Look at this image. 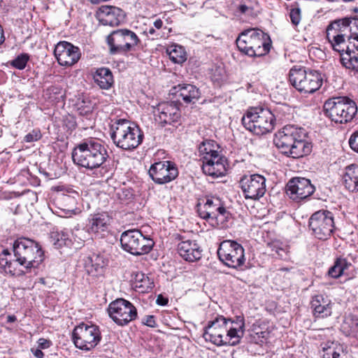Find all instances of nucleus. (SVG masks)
<instances>
[{
  "label": "nucleus",
  "instance_id": "52",
  "mask_svg": "<svg viewBox=\"0 0 358 358\" xmlns=\"http://www.w3.org/2000/svg\"><path fill=\"white\" fill-rule=\"evenodd\" d=\"M154 26L156 29H159L163 26V22L160 19H158L154 22Z\"/></svg>",
  "mask_w": 358,
  "mask_h": 358
},
{
  "label": "nucleus",
  "instance_id": "35",
  "mask_svg": "<svg viewBox=\"0 0 358 358\" xmlns=\"http://www.w3.org/2000/svg\"><path fill=\"white\" fill-rule=\"evenodd\" d=\"M267 247L272 252H275L277 255L284 259L287 260L289 258V246L280 241H273L267 243Z\"/></svg>",
  "mask_w": 358,
  "mask_h": 358
},
{
  "label": "nucleus",
  "instance_id": "1",
  "mask_svg": "<svg viewBox=\"0 0 358 358\" xmlns=\"http://www.w3.org/2000/svg\"><path fill=\"white\" fill-rule=\"evenodd\" d=\"M245 333V322L241 317L236 320L217 316L206 327L203 338L206 341L217 345H236L238 344Z\"/></svg>",
  "mask_w": 358,
  "mask_h": 358
},
{
  "label": "nucleus",
  "instance_id": "7",
  "mask_svg": "<svg viewBox=\"0 0 358 358\" xmlns=\"http://www.w3.org/2000/svg\"><path fill=\"white\" fill-rule=\"evenodd\" d=\"M275 120L272 112L263 108H252L242 117L245 128L257 135L271 131L274 128Z\"/></svg>",
  "mask_w": 358,
  "mask_h": 358
},
{
  "label": "nucleus",
  "instance_id": "47",
  "mask_svg": "<svg viewBox=\"0 0 358 358\" xmlns=\"http://www.w3.org/2000/svg\"><path fill=\"white\" fill-rule=\"evenodd\" d=\"M358 136V131H355L351 135L349 139V145L352 150L355 152H358V143L357 142V138Z\"/></svg>",
  "mask_w": 358,
  "mask_h": 358
},
{
  "label": "nucleus",
  "instance_id": "27",
  "mask_svg": "<svg viewBox=\"0 0 358 358\" xmlns=\"http://www.w3.org/2000/svg\"><path fill=\"white\" fill-rule=\"evenodd\" d=\"M172 90L173 94H178L187 103H194L200 97L199 90L192 85H178Z\"/></svg>",
  "mask_w": 358,
  "mask_h": 358
},
{
  "label": "nucleus",
  "instance_id": "33",
  "mask_svg": "<svg viewBox=\"0 0 358 358\" xmlns=\"http://www.w3.org/2000/svg\"><path fill=\"white\" fill-rule=\"evenodd\" d=\"M106 262L102 256L93 254L88 258L86 262L87 272L92 275H99L102 274Z\"/></svg>",
  "mask_w": 358,
  "mask_h": 358
},
{
  "label": "nucleus",
  "instance_id": "21",
  "mask_svg": "<svg viewBox=\"0 0 358 358\" xmlns=\"http://www.w3.org/2000/svg\"><path fill=\"white\" fill-rule=\"evenodd\" d=\"M357 252L350 253L345 258H337L328 271L329 276L338 278L342 275H349L351 271L355 269L357 263Z\"/></svg>",
  "mask_w": 358,
  "mask_h": 358
},
{
  "label": "nucleus",
  "instance_id": "16",
  "mask_svg": "<svg viewBox=\"0 0 358 358\" xmlns=\"http://www.w3.org/2000/svg\"><path fill=\"white\" fill-rule=\"evenodd\" d=\"M266 179L262 175L244 176L240 180V187L245 199L258 200L266 192Z\"/></svg>",
  "mask_w": 358,
  "mask_h": 358
},
{
  "label": "nucleus",
  "instance_id": "15",
  "mask_svg": "<svg viewBox=\"0 0 358 358\" xmlns=\"http://www.w3.org/2000/svg\"><path fill=\"white\" fill-rule=\"evenodd\" d=\"M309 228L317 238L327 240L331 235L334 228L332 213L327 210L315 212L309 219Z\"/></svg>",
  "mask_w": 358,
  "mask_h": 358
},
{
  "label": "nucleus",
  "instance_id": "50",
  "mask_svg": "<svg viewBox=\"0 0 358 358\" xmlns=\"http://www.w3.org/2000/svg\"><path fill=\"white\" fill-rule=\"evenodd\" d=\"M78 110H80V113L81 115H87L90 113L92 110V106L91 105L86 106L84 108H81V107L78 108Z\"/></svg>",
  "mask_w": 358,
  "mask_h": 358
},
{
  "label": "nucleus",
  "instance_id": "18",
  "mask_svg": "<svg viewBox=\"0 0 358 358\" xmlns=\"http://www.w3.org/2000/svg\"><path fill=\"white\" fill-rule=\"evenodd\" d=\"M54 54L58 63L65 66L77 63L81 55L78 47L66 41L59 42L55 48Z\"/></svg>",
  "mask_w": 358,
  "mask_h": 358
},
{
  "label": "nucleus",
  "instance_id": "46",
  "mask_svg": "<svg viewBox=\"0 0 358 358\" xmlns=\"http://www.w3.org/2000/svg\"><path fill=\"white\" fill-rule=\"evenodd\" d=\"M41 138V134L39 131L33 130L31 132L27 134L24 136V141L26 142H34L36 141Z\"/></svg>",
  "mask_w": 358,
  "mask_h": 358
},
{
  "label": "nucleus",
  "instance_id": "26",
  "mask_svg": "<svg viewBox=\"0 0 358 358\" xmlns=\"http://www.w3.org/2000/svg\"><path fill=\"white\" fill-rule=\"evenodd\" d=\"M110 217L106 213H97L89 218L87 227L90 232L99 236L108 230L110 224Z\"/></svg>",
  "mask_w": 358,
  "mask_h": 358
},
{
  "label": "nucleus",
  "instance_id": "41",
  "mask_svg": "<svg viewBox=\"0 0 358 358\" xmlns=\"http://www.w3.org/2000/svg\"><path fill=\"white\" fill-rule=\"evenodd\" d=\"M345 105L346 107L342 108V111L345 122H347L354 117L358 110V108L356 103L348 97H345Z\"/></svg>",
  "mask_w": 358,
  "mask_h": 358
},
{
  "label": "nucleus",
  "instance_id": "48",
  "mask_svg": "<svg viewBox=\"0 0 358 358\" xmlns=\"http://www.w3.org/2000/svg\"><path fill=\"white\" fill-rule=\"evenodd\" d=\"M238 10L241 13L246 15H251L252 14V8L248 6L245 4L240 5L238 7Z\"/></svg>",
  "mask_w": 358,
  "mask_h": 358
},
{
  "label": "nucleus",
  "instance_id": "39",
  "mask_svg": "<svg viewBox=\"0 0 358 358\" xmlns=\"http://www.w3.org/2000/svg\"><path fill=\"white\" fill-rule=\"evenodd\" d=\"M90 235L89 228L85 229L77 226L72 230V238L78 244V247L82 245L85 241L91 239Z\"/></svg>",
  "mask_w": 358,
  "mask_h": 358
},
{
  "label": "nucleus",
  "instance_id": "13",
  "mask_svg": "<svg viewBox=\"0 0 358 358\" xmlns=\"http://www.w3.org/2000/svg\"><path fill=\"white\" fill-rule=\"evenodd\" d=\"M217 255L226 266L234 268L243 266L245 261L243 246L231 240L224 241L220 244Z\"/></svg>",
  "mask_w": 358,
  "mask_h": 358
},
{
  "label": "nucleus",
  "instance_id": "4",
  "mask_svg": "<svg viewBox=\"0 0 358 358\" xmlns=\"http://www.w3.org/2000/svg\"><path fill=\"white\" fill-rule=\"evenodd\" d=\"M113 143L123 150H132L142 142L143 135L139 127L124 119L117 120L111 126Z\"/></svg>",
  "mask_w": 358,
  "mask_h": 358
},
{
  "label": "nucleus",
  "instance_id": "43",
  "mask_svg": "<svg viewBox=\"0 0 358 358\" xmlns=\"http://www.w3.org/2000/svg\"><path fill=\"white\" fill-rule=\"evenodd\" d=\"M335 38L334 40L329 41L333 49L339 52L344 51V48L343 47V45L345 43L344 34L341 33Z\"/></svg>",
  "mask_w": 358,
  "mask_h": 358
},
{
  "label": "nucleus",
  "instance_id": "44",
  "mask_svg": "<svg viewBox=\"0 0 358 358\" xmlns=\"http://www.w3.org/2000/svg\"><path fill=\"white\" fill-rule=\"evenodd\" d=\"M116 195L121 202H126L130 200L133 196L132 192L128 189H121L118 190Z\"/></svg>",
  "mask_w": 358,
  "mask_h": 358
},
{
  "label": "nucleus",
  "instance_id": "19",
  "mask_svg": "<svg viewBox=\"0 0 358 358\" xmlns=\"http://www.w3.org/2000/svg\"><path fill=\"white\" fill-rule=\"evenodd\" d=\"M315 191L310 180L305 178H294L286 187L287 194L290 199L299 201L310 196Z\"/></svg>",
  "mask_w": 358,
  "mask_h": 358
},
{
  "label": "nucleus",
  "instance_id": "32",
  "mask_svg": "<svg viewBox=\"0 0 358 358\" xmlns=\"http://www.w3.org/2000/svg\"><path fill=\"white\" fill-rule=\"evenodd\" d=\"M94 82L101 89L108 90L113 83V77L111 71L107 68H101L96 70L93 76Z\"/></svg>",
  "mask_w": 358,
  "mask_h": 358
},
{
  "label": "nucleus",
  "instance_id": "5",
  "mask_svg": "<svg viewBox=\"0 0 358 358\" xmlns=\"http://www.w3.org/2000/svg\"><path fill=\"white\" fill-rule=\"evenodd\" d=\"M15 261L26 269L38 267L43 261L41 245L32 239L21 237L13 243Z\"/></svg>",
  "mask_w": 358,
  "mask_h": 358
},
{
  "label": "nucleus",
  "instance_id": "60",
  "mask_svg": "<svg viewBox=\"0 0 358 358\" xmlns=\"http://www.w3.org/2000/svg\"><path fill=\"white\" fill-rule=\"evenodd\" d=\"M354 11H355V12H358V8H354Z\"/></svg>",
  "mask_w": 358,
  "mask_h": 358
},
{
  "label": "nucleus",
  "instance_id": "23",
  "mask_svg": "<svg viewBox=\"0 0 358 358\" xmlns=\"http://www.w3.org/2000/svg\"><path fill=\"white\" fill-rule=\"evenodd\" d=\"M346 107L345 96L333 97L324 102V111L332 121L338 123L345 122L342 108Z\"/></svg>",
  "mask_w": 358,
  "mask_h": 358
},
{
  "label": "nucleus",
  "instance_id": "9",
  "mask_svg": "<svg viewBox=\"0 0 358 358\" xmlns=\"http://www.w3.org/2000/svg\"><path fill=\"white\" fill-rule=\"evenodd\" d=\"M120 243L124 250L133 255H142L150 252L154 241L138 229L127 230L121 235Z\"/></svg>",
  "mask_w": 358,
  "mask_h": 358
},
{
  "label": "nucleus",
  "instance_id": "58",
  "mask_svg": "<svg viewBox=\"0 0 358 358\" xmlns=\"http://www.w3.org/2000/svg\"><path fill=\"white\" fill-rule=\"evenodd\" d=\"M71 212H72L73 214H77L78 213L80 212V210L79 209H74V210H72Z\"/></svg>",
  "mask_w": 358,
  "mask_h": 358
},
{
  "label": "nucleus",
  "instance_id": "36",
  "mask_svg": "<svg viewBox=\"0 0 358 358\" xmlns=\"http://www.w3.org/2000/svg\"><path fill=\"white\" fill-rule=\"evenodd\" d=\"M267 247L272 252H275L277 255L284 259L287 260L289 258V246L280 241H273L267 243Z\"/></svg>",
  "mask_w": 358,
  "mask_h": 358
},
{
  "label": "nucleus",
  "instance_id": "40",
  "mask_svg": "<svg viewBox=\"0 0 358 358\" xmlns=\"http://www.w3.org/2000/svg\"><path fill=\"white\" fill-rule=\"evenodd\" d=\"M199 152L203 155L202 162L209 159V157H214L219 156L217 150L214 149V144L211 141H203L199 146Z\"/></svg>",
  "mask_w": 358,
  "mask_h": 358
},
{
  "label": "nucleus",
  "instance_id": "45",
  "mask_svg": "<svg viewBox=\"0 0 358 358\" xmlns=\"http://www.w3.org/2000/svg\"><path fill=\"white\" fill-rule=\"evenodd\" d=\"M289 17L293 24L298 25L301 21V10L299 8H292L289 12Z\"/></svg>",
  "mask_w": 358,
  "mask_h": 358
},
{
  "label": "nucleus",
  "instance_id": "17",
  "mask_svg": "<svg viewBox=\"0 0 358 358\" xmlns=\"http://www.w3.org/2000/svg\"><path fill=\"white\" fill-rule=\"evenodd\" d=\"M148 173L155 183L163 185L175 180L178 176V171L173 162L163 161L152 164Z\"/></svg>",
  "mask_w": 358,
  "mask_h": 358
},
{
  "label": "nucleus",
  "instance_id": "12",
  "mask_svg": "<svg viewBox=\"0 0 358 358\" xmlns=\"http://www.w3.org/2000/svg\"><path fill=\"white\" fill-rule=\"evenodd\" d=\"M199 216L208 221L214 222L217 226L224 227L231 217V213L217 199H208L203 205H198Z\"/></svg>",
  "mask_w": 358,
  "mask_h": 358
},
{
  "label": "nucleus",
  "instance_id": "2",
  "mask_svg": "<svg viewBox=\"0 0 358 358\" xmlns=\"http://www.w3.org/2000/svg\"><path fill=\"white\" fill-rule=\"evenodd\" d=\"M306 138V132L303 129L286 125L275 134L273 142L282 152L296 159L311 152L312 145Z\"/></svg>",
  "mask_w": 358,
  "mask_h": 358
},
{
  "label": "nucleus",
  "instance_id": "51",
  "mask_svg": "<svg viewBox=\"0 0 358 358\" xmlns=\"http://www.w3.org/2000/svg\"><path fill=\"white\" fill-rule=\"evenodd\" d=\"M158 305H160V306H165L168 303V299L165 297H164L162 295L159 294L158 296H157V301H156Z\"/></svg>",
  "mask_w": 358,
  "mask_h": 358
},
{
  "label": "nucleus",
  "instance_id": "25",
  "mask_svg": "<svg viewBox=\"0 0 358 358\" xmlns=\"http://www.w3.org/2000/svg\"><path fill=\"white\" fill-rule=\"evenodd\" d=\"M224 162V159L220 156L209 157V159L203 162L202 170L205 174L213 178L224 176L227 170Z\"/></svg>",
  "mask_w": 358,
  "mask_h": 358
},
{
  "label": "nucleus",
  "instance_id": "56",
  "mask_svg": "<svg viewBox=\"0 0 358 358\" xmlns=\"http://www.w3.org/2000/svg\"><path fill=\"white\" fill-rule=\"evenodd\" d=\"M6 318L8 322H14L17 320V317L15 315H8Z\"/></svg>",
  "mask_w": 358,
  "mask_h": 358
},
{
  "label": "nucleus",
  "instance_id": "20",
  "mask_svg": "<svg viewBox=\"0 0 358 358\" xmlns=\"http://www.w3.org/2000/svg\"><path fill=\"white\" fill-rule=\"evenodd\" d=\"M155 115V120L163 126L178 122L180 118L178 106L174 101L159 103L156 107Z\"/></svg>",
  "mask_w": 358,
  "mask_h": 358
},
{
  "label": "nucleus",
  "instance_id": "29",
  "mask_svg": "<svg viewBox=\"0 0 358 358\" xmlns=\"http://www.w3.org/2000/svg\"><path fill=\"white\" fill-rule=\"evenodd\" d=\"M352 22L356 25L357 18L345 17L331 22L327 29V38L328 41L334 40L335 37L343 33L344 29L349 27Z\"/></svg>",
  "mask_w": 358,
  "mask_h": 358
},
{
  "label": "nucleus",
  "instance_id": "55",
  "mask_svg": "<svg viewBox=\"0 0 358 358\" xmlns=\"http://www.w3.org/2000/svg\"><path fill=\"white\" fill-rule=\"evenodd\" d=\"M5 41V37H4V35H3V30L1 27V26L0 25V45H1Z\"/></svg>",
  "mask_w": 358,
  "mask_h": 358
},
{
  "label": "nucleus",
  "instance_id": "34",
  "mask_svg": "<svg viewBox=\"0 0 358 358\" xmlns=\"http://www.w3.org/2000/svg\"><path fill=\"white\" fill-rule=\"evenodd\" d=\"M323 358H341L343 355V347L337 342L328 341L323 344Z\"/></svg>",
  "mask_w": 358,
  "mask_h": 358
},
{
  "label": "nucleus",
  "instance_id": "57",
  "mask_svg": "<svg viewBox=\"0 0 358 358\" xmlns=\"http://www.w3.org/2000/svg\"><path fill=\"white\" fill-rule=\"evenodd\" d=\"M148 33L150 34V35H153L155 33V30L154 28H150L148 30Z\"/></svg>",
  "mask_w": 358,
  "mask_h": 358
},
{
  "label": "nucleus",
  "instance_id": "49",
  "mask_svg": "<svg viewBox=\"0 0 358 358\" xmlns=\"http://www.w3.org/2000/svg\"><path fill=\"white\" fill-rule=\"evenodd\" d=\"M143 324H145V325L150 327H155L156 324H155L154 316L147 315L145 318V321L143 322Z\"/></svg>",
  "mask_w": 358,
  "mask_h": 358
},
{
  "label": "nucleus",
  "instance_id": "31",
  "mask_svg": "<svg viewBox=\"0 0 358 358\" xmlns=\"http://www.w3.org/2000/svg\"><path fill=\"white\" fill-rule=\"evenodd\" d=\"M357 166L355 164L348 166L343 176V184L350 192H355L358 186Z\"/></svg>",
  "mask_w": 358,
  "mask_h": 358
},
{
  "label": "nucleus",
  "instance_id": "42",
  "mask_svg": "<svg viewBox=\"0 0 358 358\" xmlns=\"http://www.w3.org/2000/svg\"><path fill=\"white\" fill-rule=\"evenodd\" d=\"M29 59V57L27 54H22L11 62V65L17 69H24Z\"/></svg>",
  "mask_w": 358,
  "mask_h": 358
},
{
  "label": "nucleus",
  "instance_id": "24",
  "mask_svg": "<svg viewBox=\"0 0 358 358\" xmlns=\"http://www.w3.org/2000/svg\"><path fill=\"white\" fill-rule=\"evenodd\" d=\"M179 255L186 261L195 262L201 258L202 250L195 241H184L178 245Z\"/></svg>",
  "mask_w": 358,
  "mask_h": 358
},
{
  "label": "nucleus",
  "instance_id": "53",
  "mask_svg": "<svg viewBox=\"0 0 358 358\" xmlns=\"http://www.w3.org/2000/svg\"><path fill=\"white\" fill-rule=\"evenodd\" d=\"M39 345L43 348H46L49 346V342L45 339H40L39 340Z\"/></svg>",
  "mask_w": 358,
  "mask_h": 358
},
{
  "label": "nucleus",
  "instance_id": "54",
  "mask_svg": "<svg viewBox=\"0 0 358 358\" xmlns=\"http://www.w3.org/2000/svg\"><path fill=\"white\" fill-rule=\"evenodd\" d=\"M34 355L37 358H43V352L41 350H38V349H36L34 352Z\"/></svg>",
  "mask_w": 358,
  "mask_h": 358
},
{
  "label": "nucleus",
  "instance_id": "11",
  "mask_svg": "<svg viewBox=\"0 0 358 358\" xmlns=\"http://www.w3.org/2000/svg\"><path fill=\"white\" fill-rule=\"evenodd\" d=\"M111 54L127 52L135 49L141 42L137 35L127 29H117L112 31L106 38Z\"/></svg>",
  "mask_w": 358,
  "mask_h": 358
},
{
  "label": "nucleus",
  "instance_id": "8",
  "mask_svg": "<svg viewBox=\"0 0 358 358\" xmlns=\"http://www.w3.org/2000/svg\"><path fill=\"white\" fill-rule=\"evenodd\" d=\"M289 80L296 90L304 94L315 92L320 89L322 83L320 73L317 71H306L303 68L291 69Z\"/></svg>",
  "mask_w": 358,
  "mask_h": 358
},
{
  "label": "nucleus",
  "instance_id": "59",
  "mask_svg": "<svg viewBox=\"0 0 358 358\" xmlns=\"http://www.w3.org/2000/svg\"><path fill=\"white\" fill-rule=\"evenodd\" d=\"M352 38H353V40H355V41H358V34H357L356 33L354 34V36H353Z\"/></svg>",
  "mask_w": 358,
  "mask_h": 358
},
{
  "label": "nucleus",
  "instance_id": "22",
  "mask_svg": "<svg viewBox=\"0 0 358 358\" xmlns=\"http://www.w3.org/2000/svg\"><path fill=\"white\" fill-rule=\"evenodd\" d=\"M124 17L125 14L122 9L113 6H102L96 13L99 22L110 27L118 26L124 21Z\"/></svg>",
  "mask_w": 358,
  "mask_h": 358
},
{
  "label": "nucleus",
  "instance_id": "28",
  "mask_svg": "<svg viewBox=\"0 0 358 358\" xmlns=\"http://www.w3.org/2000/svg\"><path fill=\"white\" fill-rule=\"evenodd\" d=\"M352 42L347 46L346 52L342 55L341 62L343 65L350 70V73L356 76L358 73V53L355 51L358 50V46L353 44L351 46Z\"/></svg>",
  "mask_w": 358,
  "mask_h": 358
},
{
  "label": "nucleus",
  "instance_id": "30",
  "mask_svg": "<svg viewBox=\"0 0 358 358\" xmlns=\"http://www.w3.org/2000/svg\"><path fill=\"white\" fill-rule=\"evenodd\" d=\"M311 307L316 317H324L331 314L330 303L322 295H316L313 298Z\"/></svg>",
  "mask_w": 358,
  "mask_h": 358
},
{
  "label": "nucleus",
  "instance_id": "10",
  "mask_svg": "<svg viewBox=\"0 0 358 358\" xmlns=\"http://www.w3.org/2000/svg\"><path fill=\"white\" fill-rule=\"evenodd\" d=\"M72 339L77 348L90 351L99 343L101 336L98 326L82 322L74 328Z\"/></svg>",
  "mask_w": 358,
  "mask_h": 358
},
{
  "label": "nucleus",
  "instance_id": "38",
  "mask_svg": "<svg viewBox=\"0 0 358 358\" xmlns=\"http://www.w3.org/2000/svg\"><path fill=\"white\" fill-rule=\"evenodd\" d=\"M134 285L140 292H147L151 289V282L143 273L138 272L134 277Z\"/></svg>",
  "mask_w": 358,
  "mask_h": 358
},
{
  "label": "nucleus",
  "instance_id": "37",
  "mask_svg": "<svg viewBox=\"0 0 358 358\" xmlns=\"http://www.w3.org/2000/svg\"><path fill=\"white\" fill-rule=\"evenodd\" d=\"M169 58L176 64H182L187 59V55L184 48L181 45H173L167 50Z\"/></svg>",
  "mask_w": 358,
  "mask_h": 358
},
{
  "label": "nucleus",
  "instance_id": "6",
  "mask_svg": "<svg viewBox=\"0 0 358 358\" xmlns=\"http://www.w3.org/2000/svg\"><path fill=\"white\" fill-rule=\"evenodd\" d=\"M268 36L259 29H248L236 39L238 50L250 57H260L270 50Z\"/></svg>",
  "mask_w": 358,
  "mask_h": 358
},
{
  "label": "nucleus",
  "instance_id": "3",
  "mask_svg": "<svg viewBox=\"0 0 358 358\" xmlns=\"http://www.w3.org/2000/svg\"><path fill=\"white\" fill-rule=\"evenodd\" d=\"M108 157L104 145L96 140H86L74 148L72 152L73 162L90 170L100 167Z\"/></svg>",
  "mask_w": 358,
  "mask_h": 358
},
{
  "label": "nucleus",
  "instance_id": "14",
  "mask_svg": "<svg viewBox=\"0 0 358 358\" xmlns=\"http://www.w3.org/2000/svg\"><path fill=\"white\" fill-rule=\"evenodd\" d=\"M110 317L119 326H125L136 319V307L129 301L118 299L112 301L108 308Z\"/></svg>",
  "mask_w": 358,
  "mask_h": 358
}]
</instances>
